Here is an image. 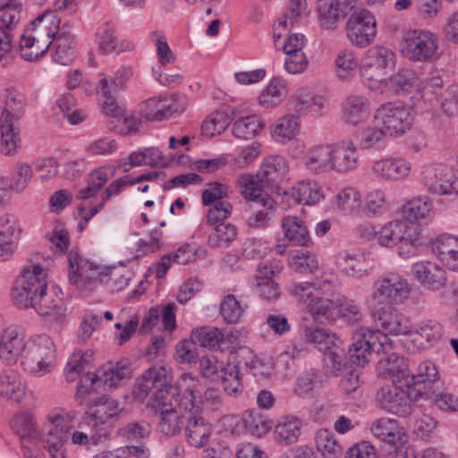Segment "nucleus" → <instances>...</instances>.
<instances>
[{
    "label": "nucleus",
    "instance_id": "45",
    "mask_svg": "<svg viewBox=\"0 0 458 458\" xmlns=\"http://www.w3.org/2000/svg\"><path fill=\"white\" fill-rule=\"evenodd\" d=\"M332 145H312L303 157L307 167L315 173H326L331 170Z\"/></svg>",
    "mask_w": 458,
    "mask_h": 458
},
{
    "label": "nucleus",
    "instance_id": "30",
    "mask_svg": "<svg viewBox=\"0 0 458 458\" xmlns=\"http://www.w3.org/2000/svg\"><path fill=\"white\" fill-rule=\"evenodd\" d=\"M302 421L293 414L281 416L276 422L273 430L274 441L283 446L293 445L301 435Z\"/></svg>",
    "mask_w": 458,
    "mask_h": 458
},
{
    "label": "nucleus",
    "instance_id": "40",
    "mask_svg": "<svg viewBox=\"0 0 458 458\" xmlns=\"http://www.w3.org/2000/svg\"><path fill=\"white\" fill-rule=\"evenodd\" d=\"M360 154L354 145H332L331 170L340 173L352 171L357 167Z\"/></svg>",
    "mask_w": 458,
    "mask_h": 458
},
{
    "label": "nucleus",
    "instance_id": "58",
    "mask_svg": "<svg viewBox=\"0 0 458 458\" xmlns=\"http://www.w3.org/2000/svg\"><path fill=\"white\" fill-rule=\"evenodd\" d=\"M265 127L264 122L257 115H248L237 119L233 127L235 138L249 140L257 136Z\"/></svg>",
    "mask_w": 458,
    "mask_h": 458
},
{
    "label": "nucleus",
    "instance_id": "24",
    "mask_svg": "<svg viewBox=\"0 0 458 458\" xmlns=\"http://www.w3.org/2000/svg\"><path fill=\"white\" fill-rule=\"evenodd\" d=\"M377 369L379 375L390 377L391 382L414 384L413 374L409 368L408 360L394 352L378 360Z\"/></svg>",
    "mask_w": 458,
    "mask_h": 458
},
{
    "label": "nucleus",
    "instance_id": "61",
    "mask_svg": "<svg viewBox=\"0 0 458 458\" xmlns=\"http://www.w3.org/2000/svg\"><path fill=\"white\" fill-rule=\"evenodd\" d=\"M130 275L131 273L125 267L103 269L99 284H104L111 292H119L129 284Z\"/></svg>",
    "mask_w": 458,
    "mask_h": 458
},
{
    "label": "nucleus",
    "instance_id": "63",
    "mask_svg": "<svg viewBox=\"0 0 458 458\" xmlns=\"http://www.w3.org/2000/svg\"><path fill=\"white\" fill-rule=\"evenodd\" d=\"M248 308L247 303L241 302L233 294H227L221 302L220 315L229 324L238 323Z\"/></svg>",
    "mask_w": 458,
    "mask_h": 458
},
{
    "label": "nucleus",
    "instance_id": "7",
    "mask_svg": "<svg viewBox=\"0 0 458 458\" xmlns=\"http://www.w3.org/2000/svg\"><path fill=\"white\" fill-rule=\"evenodd\" d=\"M411 293V284L404 276L386 272L373 282L369 301L373 305H402Z\"/></svg>",
    "mask_w": 458,
    "mask_h": 458
},
{
    "label": "nucleus",
    "instance_id": "51",
    "mask_svg": "<svg viewBox=\"0 0 458 458\" xmlns=\"http://www.w3.org/2000/svg\"><path fill=\"white\" fill-rule=\"evenodd\" d=\"M335 66L336 77L340 81H351L359 67L356 53L349 48L341 49L335 56Z\"/></svg>",
    "mask_w": 458,
    "mask_h": 458
},
{
    "label": "nucleus",
    "instance_id": "39",
    "mask_svg": "<svg viewBox=\"0 0 458 458\" xmlns=\"http://www.w3.org/2000/svg\"><path fill=\"white\" fill-rule=\"evenodd\" d=\"M433 204L428 196H416L409 199L403 206L404 221L413 225L427 222L432 216Z\"/></svg>",
    "mask_w": 458,
    "mask_h": 458
},
{
    "label": "nucleus",
    "instance_id": "4",
    "mask_svg": "<svg viewBox=\"0 0 458 458\" xmlns=\"http://www.w3.org/2000/svg\"><path fill=\"white\" fill-rule=\"evenodd\" d=\"M75 419V411L63 409L53 410L47 415L38 441L43 443L51 458H66L64 444L70 439Z\"/></svg>",
    "mask_w": 458,
    "mask_h": 458
},
{
    "label": "nucleus",
    "instance_id": "42",
    "mask_svg": "<svg viewBox=\"0 0 458 458\" xmlns=\"http://www.w3.org/2000/svg\"><path fill=\"white\" fill-rule=\"evenodd\" d=\"M26 392V385L21 374L14 369H7L0 375V394L20 403Z\"/></svg>",
    "mask_w": 458,
    "mask_h": 458
},
{
    "label": "nucleus",
    "instance_id": "37",
    "mask_svg": "<svg viewBox=\"0 0 458 458\" xmlns=\"http://www.w3.org/2000/svg\"><path fill=\"white\" fill-rule=\"evenodd\" d=\"M412 334L416 335L414 341H420V347L423 350L430 349L442 340L445 328L435 319H425L412 327Z\"/></svg>",
    "mask_w": 458,
    "mask_h": 458
},
{
    "label": "nucleus",
    "instance_id": "53",
    "mask_svg": "<svg viewBox=\"0 0 458 458\" xmlns=\"http://www.w3.org/2000/svg\"><path fill=\"white\" fill-rule=\"evenodd\" d=\"M315 444L318 451L324 458H340L343 454V446L334 432L327 428H320L315 436Z\"/></svg>",
    "mask_w": 458,
    "mask_h": 458
},
{
    "label": "nucleus",
    "instance_id": "9",
    "mask_svg": "<svg viewBox=\"0 0 458 458\" xmlns=\"http://www.w3.org/2000/svg\"><path fill=\"white\" fill-rule=\"evenodd\" d=\"M130 376L131 369L125 363H106L94 373H87L81 377L77 395L83 400L91 390L97 392L101 387L105 390H113Z\"/></svg>",
    "mask_w": 458,
    "mask_h": 458
},
{
    "label": "nucleus",
    "instance_id": "46",
    "mask_svg": "<svg viewBox=\"0 0 458 458\" xmlns=\"http://www.w3.org/2000/svg\"><path fill=\"white\" fill-rule=\"evenodd\" d=\"M287 83L281 78H273L259 96V104L264 108L278 106L287 97Z\"/></svg>",
    "mask_w": 458,
    "mask_h": 458
},
{
    "label": "nucleus",
    "instance_id": "57",
    "mask_svg": "<svg viewBox=\"0 0 458 458\" xmlns=\"http://www.w3.org/2000/svg\"><path fill=\"white\" fill-rule=\"evenodd\" d=\"M288 172L285 159L280 156L266 157L258 171L259 177L267 183H271L284 176Z\"/></svg>",
    "mask_w": 458,
    "mask_h": 458
},
{
    "label": "nucleus",
    "instance_id": "19",
    "mask_svg": "<svg viewBox=\"0 0 458 458\" xmlns=\"http://www.w3.org/2000/svg\"><path fill=\"white\" fill-rule=\"evenodd\" d=\"M241 421L246 430L257 437H264L272 428V422L267 416L256 410L245 411L242 419L233 415H227L222 419L225 429L232 434L239 433L238 427Z\"/></svg>",
    "mask_w": 458,
    "mask_h": 458
},
{
    "label": "nucleus",
    "instance_id": "43",
    "mask_svg": "<svg viewBox=\"0 0 458 458\" xmlns=\"http://www.w3.org/2000/svg\"><path fill=\"white\" fill-rule=\"evenodd\" d=\"M301 125L299 117L293 114L278 118L269 127L271 137L275 141L298 140Z\"/></svg>",
    "mask_w": 458,
    "mask_h": 458
},
{
    "label": "nucleus",
    "instance_id": "16",
    "mask_svg": "<svg viewBox=\"0 0 458 458\" xmlns=\"http://www.w3.org/2000/svg\"><path fill=\"white\" fill-rule=\"evenodd\" d=\"M345 30L346 37L353 46L366 47L373 42L376 37V19L367 10L355 11L349 17Z\"/></svg>",
    "mask_w": 458,
    "mask_h": 458
},
{
    "label": "nucleus",
    "instance_id": "1",
    "mask_svg": "<svg viewBox=\"0 0 458 458\" xmlns=\"http://www.w3.org/2000/svg\"><path fill=\"white\" fill-rule=\"evenodd\" d=\"M178 395L161 392L150 401V405L159 415L158 428L166 436L181 432L186 419L200 414L203 408L202 386L197 376L185 373L179 378Z\"/></svg>",
    "mask_w": 458,
    "mask_h": 458
},
{
    "label": "nucleus",
    "instance_id": "64",
    "mask_svg": "<svg viewBox=\"0 0 458 458\" xmlns=\"http://www.w3.org/2000/svg\"><path fill=\"white\" fill-rule=\"evenodd\" d=\"M289 264L294 271L300 273H314L319 266L316 255L305 250H293L290 255Z\"/></svg>",
    "mask_w": 458,
    "mask_h": 458
},
{
    "label": "nucleus",
    "instance_id": "55",
    "mask_svg": "<svg viewBox=\"0 0 458 458\" xmlns=\"http://www.w3.org/2000/svg\"><path fill=\"white\" fill-rule=\"evenodd\" d=\"M306 0H291L290 8L287 13L280 17L277 23L274 25V43L279 47L280 38L282 36L281 30H288L292 28L297 19L307 11Z\"/></svg>",
    "mask_w": 458,
    "mask_h": 458
},
{
    "label": "nucleus",
    "instance_id": "56",
    "mask_svg": "<svg viewBox=\"0 0 458 458\" xmlns=\"http://www.w3.org/2000/svg\"><path fill=\"white\" fill-rule=\"evenodd\" d=\"M420 86V79L415 70L401 68L395 73L386 78L385 87L394 92L409 91Z\"/></svg>",
    "mask_w": 458,
    "mask_h": 458
},
{
    "label": "nucleus",
    "instance_id": "47",
    "mask_svg": "<svg viewBox=\"0 0 458 458\" xmlns=\"http://www.w3.org/2000/svg\"><path fill=\"white\" fill-rule=\"evenodd\" d=\"M12 426L20 436L22 449L34 446L38 442L39 432L31 415L19 414L15 416Z\"/></svg>",
    "mask_w": 458,
    "mask_h": 458
},
{
    "label": "nucleus",
    "instance_id": "15",
    "mask_svg": "<svg viewBox=\"0 0 458 458\" xmlns=\"http://www.w3.org/2000/svg\"><path fill=\"white\" fill-rule=\"evenodd\" d=\"M3 98L4 106L0 115L2 143H17L21 137L15 122L22 111L24 96L14 89H7Z\"/></svg>",
    "mask_w": 458,
    "mask_h": 458
},
{
    "label": "nucleus",
    "instance_id": "60",
    "mask_svg": "<svg viewBox=\"0 0 458 458\" xmlns=\"http://www.w3.org/2000/svg\"><path fill=\"white\" fill-rule=\"evenodd\" d=\"M176 109L172 100L155 97L146 101L145 116L148 120L161 121L170 117Z\"/></svg>",
    "mask_w": 458,
    "mask_h": 458
},
{
    "label": "nucleus",
    "instance_id": "17",
    "mask_svg": "<svg viewBox=\"0 0 458 458\" xmlns=\"http://www.w3.org/2000/svg\"><path fill=\"white\" fill-rule=\"evenodd\" d=\"M375 121L381 123L389 136L403 134L411 123L410 108L402 102H387L376 111Z\"/></svg>",
    "mask_w": 458,
    "mask_h": 458
},
{
    "label": "nucleus",
    "instance_id": "25",
    "mask_svg": "<svg viewBox=\"0 0 458 458\" xmlns=\"http://www.w3.org/2000/svg\"><path fill=\"white\" fill-rule=\"evenodd\" d=\"M355 0H318V13L321 26L334 30L337 22L354 8Z\"/></svg>",
    "mask_w": 458,
    "mask_h": 458
},
{
    "label": "nucleus",
    "instance_id": "20",
    "mask_svg": "<svg viewBox=\"0 0 458 458\" xmlns=\"http://www.w3.org/2000/svg\"><path fill=\"white\" fill-rule=\"evenodd\" d=\"M282 269L280 262L265 261L259 265L253 289L259 298L267 301H274L279 298L280 287L274 280V276L279 275Z\"/></svg>",
    "mask_w": 458,
    "mask_h": 458
},
{
    "label": "nucleus",
    "instance_id": "6",
    "mask_svg": "<svg viewBox=\"0 0 458 458\" xmlns=\"http://www.w3.org/2000/svg\"><path fill=\"white\" fill-rule=\"evenodd\" d=\"M396 63L395 54L384 47H373L362 56L359 72L365 86L371 90L383 91L386 83L387 73L394 69Z\"/></svg>",
    "mask_w": 458,
    "mask_h": 458
},
{
    "label": "nucleus",
    "instance_id": "35",
    "mask_svg": "<svg viewBox=\"0 0 458 458\" xmlns=\"http://www.w3.org/2000/svg\"><path fill=\"white\" fill-rule=\"evenodd\" d=\"M370 104L362 95H350L342 104V118L351 125L364 122L369 115Z\"/></svg>",
    "mask_w": 458,
    "mask_h": 458
},
{
    "label": "nucleus",
    "instance_id": "2",
    "mask_svg": "<svg viewBox=\"0 0 458 458\" xmlns=\"http://www.w3.org/2000/svg\"><path fill=\"white\" fill-rule=\"evenodd\" d=\"M60 31V19L55 12L46 11L38 15L21 38V57L31 62L43 56Z\"/></svg>",
    "mask_w": 458,
    "mask_h": 458
},
{
    "label": "nucleus",
    "instance_id": "5",
    "mask_svg": "<svg viewBox=\"0 0 458 458\" xmlns=\"http://www.w3.org/2000/svg\"><path fill=\"white\" fill-rule=\"evenodd\" d=\"M21 364L25 372L34 377L50 374L55 364V345L47 335H35L26 341Z\"/></svg>",
    "mask_w": 458,
    "mask_h": 458
},
{
    "label": "nucleus",
    "instance_id": "54",
    "mask_svg": "<svg viewBox=\"0 0 458 458\" xmlns=\"http://www.w3.org/2000/svg\"><path fill=\"white\" fill-rule=\"evenodd\" d=\"M213 227L208 233V244L212 249H223L229 247L237 238L238 229L231 223H220Z\"/></svg>",
    "mask_w": 458,
    "mask_h": 458
},
{
    "label": "nucleus",
    "instance_id": "27",
    "mask_svg": "<svg viewBox=\"0 0 458 458\" xmlns=\"http://www.w3.org/2000/svg\"><path fill=\"white\" fill-rule=\"evenodd\" d=\"M411 163L403 157H386L374 162L373 174L385 181H403L409 177Z\"/></svg>",
    "mask_w": 458,
    "mask_h": 458
},
{
    "label": "nucleus",
    "instance_id": "31",
    "mask_svg": "<svg viewBox=\"0 0 458 458\" xmlns=\"http://www.w3.org/2000/svg\"><path fill=\"white\" fill-rule=\"evenodd\" d=\"M25 345V335L17 327L3 328L0 326V359L15 360L18 356H21Z\"/></svg>",
    "mask_w": 458,
    "mask_h": 458
},
{
    "label": "nucleus",
    "instance_id": "34",
    "mask_svg": "<svg viewBox=\"0 0 458 458\" xmlns=\"http://www.w3.org/2000/svg\"><path fill=\"white\" fill-rule=\"evenodd\" d=\"M213 434L212 426L199 414L188 418L185 427V437L188 444L195 448H204L210 443Z\"/></svg>",
    "mask_w": 458,
    "mask_h": 458
},
{
    "label": "nucleus",
    "instance_id": "32",
    "mask_svg": "<svg viewBox=\"0 0 458 458\" xmlns=\"http://www.w3.org/2000/svg\"><path fill=\"white\" fill-rule=\"evenodd\" d=\"M237 182L241 188V193L242 196L250 200L259 202L264 208L273 209L276 203L272 198L265 194L263 188L267 183L265 181L256 175L252 174H242Z\"/></svg>",
    "mask_w": 458,
    "mask_h": 458
},
{
    "label": "nucleus",
    "instance_id": "48",
    "mask_svg": "<svg viewBox=\"0 0 458 458\" xmlns=\"http://www.w3.org/2000/svg\"><path fill=\"white\" fill-rule=\"evenodd\" d=\"M360 208L367 217H379L388 211L390 204L385 191L373 189L366 193Z\"/></svg>",
    "mask_w": 458,
    "mask_h": 458
},
{
    "label": "nucleus",
    "instance_id": "3",
    "mask_svg": "<svg viewBox=\"0 0 458 458\" xmlns=\"http://www.w3.org/2000/svg\"><path fill=\"white\" fill-rule=\"evenodd\" d=\"M421 229L402 219H394L382 225L377 233V244L385 248L396 247L403 259L417 255L422 245Z\"/></svg>",
    "mask_w": 458,
    "mask_h": 458
},
{
    "label": "nucleus",
    "instance_id": "23",
    "mask_svg": "<svg viewBox=\"0 0 458 458\" xmlns=\"http://www.w3.org/2000/svg\"><path fill=\"white\" fill-rule=\"evenodd\" d=\"M411 273L420 285L429 291H438L446 283L445 270L433 261L421 260L414 263Z\"/></svg>",
    "mask_w": 458,
    "mask_h": 458
},
{
    "label": "nucleus",
    "instance_id": "8",
    "mask_svg": "<svg viewBox=\"0 0 458 458\" xmlns=\"http://www.w3.org/2000/svg\"><path fill=\"white\" fill-rule=\"evenodd\" d=\"M401 54L413 63L431 64L440 57L437 35L429 30L407 31L400 45Z\"/></svg>",
    "mask_w": 458,
    "mask_h": 458
},
{
    "label": "nucleus",
    "instance_id": "11",
    "mask_svg": "<svg viewBox=\"0 0 458 458\" xmlns=\"http://www.w3.org/2000/svg\"><path fill=\"white\" fill-rule=\"evenodd\" d=\"M353 343L349 347V359L357 365L365 366L372 352H386L392 348L388 336L379 330L367 327L358 328L352 336Z\"/></svg>",
    "mask_w": 458,
    "mask_h": 458
},
{
    "label": "nucleus",
    "instance_id": "33",
    "mask_svg": "<svg viewBox=\"0 0 458 458\" xmlns=\"http://www.w3.org/2000/svg\"><path fill=\"white\" fill-rule=\"evenodd\" d=\"M123 411L119 402L102 396L91 403L86 412L94 426L112 424L114 420Z\"/></svg>",
    "mask_w": 458,
    "mask_h": 458
},
{
    "label": "nucleus",
    "instance_id": "38",
    "mask_svg": "<svg viewBox=\"0 0 458 458\" xmlns=\"http://www.w3.org/2000/svg\"><path fill=\"white\" fill-rule=\"evenodd\" d=\"M143 374L155 387L153 398H157L161 392L173 393L174 396L178 395V392H181L179 390V380L175 386L171 385L172 369L170 367L156 364L148 369Z\"/></svg>",
    "mask_w": 458,
    "mask_h": 458
},
{
    "label": "nucleus",
    "instance_id": "44",
    "mask_svg": "<svg viewBox=\"0 0 458 458\" xmlns=\"http://www.w3.org/2000/svg\"><path fill=\"white\" fill-rule=\"evenodd\" d=\"M54 47L53 59L55 62L63 65H67L72 62L74 55L75 40L68 24L65 23L61 28V31L55 39Z\"/></svg>",
    "mask_w": 458,
    "mask_h": 458
},
{
    "label": "nucleus",
    "instance_id": "21",
    "mask_svg": "<svg viewBox=\"0 0 458 458\" xmlns=\"http://www.w3.org/2000/svg\"><path fill=\"white\" fill-rule=\"evenodd\" d=\"M367 429L380 443L394 448L402 446L406 442V433L398 420L388 417L373 420Z\"/></svg>",
    "mask_w": 458,
    "mask_h": 458
},
{
    "label": "nucleus",
    "instance_id": "13",
    "mask_svg": "<svg viewBox=\"0 0 458 458\" xmlns=\"http://www.w3.org/2000/svg\"><path fill=\"white\" fill-rule=\"evenodd\" d=\"M414 384L408 382L386 384L380 386L376 394L377 407L399 417H407L413 411L414 405L411 394L414 393Z\"/></svg>",
    "mask_w": 458,
    "mask_h": 458
},
{
    "label": "nucleus",
    "instance_id": "10",
    "mask_svg": "<svg viewBox=\"0 0 458 458\" xmlns=\"http://www.w3.org/2000/svg\"><path fill=\"white\" fill-rule=\"evenodd\" d=\"M47 272L38 264L24 266L21 276L15 280L12 289V298L20 308H30L38 295L47 286Z\"/></svg>",
    "mask_w": 458,
    "mask_h": 458
},
{
    "label": "nucleus",
    "instance_id": "22",
    "mask_svg": "<svg viewBox=\"0 0 458 458\" xmlns=\"http://www.w3.org/2000/svg\"><path fill=\"white\" fill-rule=\"evenodd\" d=\"M22 233L19 217L13 213L0 215V260L9 259L16 251Z\"/></svg>",
    "mask_w": 458,
    "mask_h": 458
},
{
    "label": "nucleus",
    "instance_id": "28",
    "mask_svg": "<svg viewBox=\"0 0 458 458\" xmlns=\"http://www.w3.org/2000/svg\"><path fill=\"white\" fill-rule=\"evenodd\" d=\"M161 327L168 332H172L176 328L174 304H167L163 308H151L141 321L140 333L147 334L155 328L159 330Z\"/></svg>",
    "mask_w": 458,
    "mask_h": 458
},
{
    "label": "nucleus",
    "instance_id": "18",
    "mask_svg": "<svg viewBox=\"0 0 458 458\" xmlns=\"http://www.w3.org/2000/svg\"><path fill=\"white\" fill-rule=\"evenodd\" d=\"M335 265L344 275L362 278L373 270L374 259L370 253L361 250H345L337 253Z\"/></svg>",
    "mask_w": 458,
    "mask_h": 458
},
{
    "label": "nucleus",
    "instance_id": "50",
    "mask_svg": "<svg viewBox=\"0 0 458 458\" xmlns=\"http://www.w3.org/2000/svg\"><path fill=\"white\" fill-rule=\"evenodd\" d=\"M282 227L285 237L293 244L309 246L311 239L308 228L297 216H288L282 220Z\"/></svg>",
    "mask_w": 458,
    "mask_h": 458
},
{
    "label": "nucleus",
    "instance_id": "29",
    "mask_svg": "<svg viewBox=\"0 0 458 458\" xmlns=\"http://www.w3.org/2000/svg\"><path fill=\"white\" fill-rule=\"evenodd\" d=\"M431 249L437 258L449 270L458 272V237L440 234L431 242Z\"/></svg>",
    "mask_w": 458,
    "mask_h": 458
},
{
    "label": "nucleus",
    "instance_id": "14",
    "mask_svg": "<svg viewBox=\"0 0 458 458\" xmlns=\"http://www.w3.org/2000/svg\"><path fill=\"white\" fill-rule=\"evenodd\" d=\"M69 260V281L77 289L83 292H90L95 289L100 281L103 267L81 256L77 250H71Z\"/></svg>",
    "mask_w": 458,
    "mask_h": 458
},
{
    "label": "nucleus",
    "instance_id": "62",
    "mask_svg": "<svg viewBox=\"0 0 458 458\" xmlns=\"http://www.w3.org/2000/svg\"><path fill=\"white\" fill-rule=\"evenodd\" d=\"M55 103L60 112L64 114V116L72 125L82 123L87 117V114L83 110L76 107L77 101L74 96L71 93H64L60 95Z\"/></svg>",
    "mask_w": 458,
    "mask_h": 458
},
{
    "label": "nucleus",
    "instance_id": "59",
    "mask_svg": "<svg viewBox=\"0 0 458 458\" xmlns=\"http://www.w3.org/2000/svg\"><path fill=\"white\" fill-rule=\"evenodd\" d=\"M306 343L313 344L321 352H327L339 342L335 334L326 328L307 327L303 332Z\"/></svg>",
    "mask_w": 458,
    "mask_h": 458
},
{
    "label": "nucleus",
    "instance_id": "49",
    "mask_svg": "<svg viewBox=\"0 0 458 458\" xmlns=\"http://www.w3.org/2000/svg\"><path fill=\"white\" fill-rule=\"evenodd\" d=\"M334 204L344 214L356 216L359 214L361 206L360 192L354 187H344L335 195Z\"/></svg>",
    "mask_w": 458,
    "mask_h": 458
},
{
    "label": "nucleus",
    "instance_id": "36",
    "mask_svg": "<svg viewBox=\"0 0 458 458\" xmlns=\"http://www.w3.org/2000/svg\"><path fill=\"white\" fill-rule=\"evenodd\" d=\"M235 117V111L228 106L212 113L202 123V140H213L221 135Z\"/></svg>",
    "mask_w": 458,
    "mask_h": 458
},
{
    "label": "nucleus",
    "instance_id": "41",
    "mask_svg": "<svg viewBox=\"0 0 458 458\" xmlns=\"http://www.w3.org/2000/svg\"><path fill=\"white\" fill-rule=\"evenodd\" d=\"M378 324L393 335H412L410 319L393 308H385L380 310Z\"/></svg>",
    "mask_w": 458,
    "mask_h": 458
},
{
    "label": "nucleus",
    "instance_id": "12",
    "mask_svg": "<svg viewBox=\"0 0 458 458\" xmlns=\"http://www.w3.org/2000/svg\"><path fill=\"white\" fill-rule=\"evenodd\" d=\"M420 182L432 195L458 196V169L445 164H428L422 166Z\"/></svg>",
    "mask_w": 458,
    "mask_h": 458
},
{
    "label": "nucleus",
    "instance_id": "26",
    "mask_svg": "<svg viewBox=\"0 0 458 458\" xmlns=\"http://www.w3.org/2000/svg\"><path fill=\"white\" fill-rule=\"evenodd\" d=\"M58 289L47 285L40 291L37 300L30 306L40 316L49 317L53 320H61L65 316L63 299L58 295Z\"/></svg>",
    "mask_w": 458,
    "mask_h": 458
},
{
    "label": "nucleus",
    "instance_id": "52",
    "mask_svg": "<svg viewBox=\"0 0 458 458\" xmlns=\"http://www.w3.org/2000/svg\"><path fill=\"white\" fill-rule=\"evenodd\" d=\"M291 196L298 203L315 205L324 199L321 187L314 181H301L291 190Z\"/></svg>",
    "mask_w": 458,
    "mask_h": 458
}]
</instances>
